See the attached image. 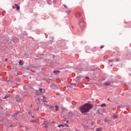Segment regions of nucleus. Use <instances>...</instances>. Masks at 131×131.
<instances>
[{
	"mask_svg": "<svg viewBox=\"0 0 131 131\" xmlns=\"http://www.w3.org/2000/svg\"><path fill=\"white\" fill-rule=\"evenodd\" d=\"M50 108L51 110H56V111H59V106H58V105H56L55 107H54V106H50Z\"/></svg>",
	"mask_w": 131,
	"mask_h": 131,
	"instance_id": "3",
	"label": "nucleus"
},
{
	"mask_svg": "<svg viewBox=\"0 0 131 131\" xmlns=\"http://www.w3.org/2000/svg\"><path fill=\"white\" fill-rule=\"evenodd\" d=\"M104 84L105 85H109L110 84H109V83H105Z\"/></svg>",
	"mask_w": 131,
	"mask_h": 131,
	"instance_id": "17",
	"label": "nucleus"
},
{
	"mask_svg": "<svg viewBox=\"0 0 131 131\" xmlns=\"http://www.w3.org/2000/svg\"><path fill=\"white\" fill-rule=\"evenodd\" d=\"M29 114H30V112H29Z\"/></svg>",
	"mask_w": 131,
	"mask_h": 131,
	"instance_id": "31",
	"label": "nucleus"
},
{
	"mask_svg": "<svg viewBox=\"0 0 131 131\" xmlns=\"http://www.w3.org/2000/svg\"><path fill=\"white\" fill-rule=\"evenodd\" d=\"M76 18H80L81 17V13L80 12H77L75 14Z\"/></svg>",
	"mask_w": 131,
	"mask_h": 131,
	"instance_id": "4",
	"label": "nucleus"
},
{
	"mask_svg": "<svg viewBox=\"0 0 131 131\" xmlns=\"http://www.w3.org/2000/svg\"><path fill=\"white\" fill-rule=\"evenodd\" d=\"M5 61H8V59H6Z\"/></svg>",
	"mask_w": 131,
	"mask_h": 131,
	"instance_id": "28",
	"label": "nucleus"
},
{
	"mask_svg": "<svg viewBox=\"0 0 131 131\" xmlns=\"http://www.w3.org/2000/svg\"><path fill=\"white\" fill-rule=\"evenodd\" d=\"M15 6L16 7L17 11H19L20 10V6H18L17 4H15Z\"/></svg>",
	"mask_w": 131,
	"mask_h": 131,
	"instance_id": "8",
	"label": "nucleus"
},
{
	"mask_svg": "<svg viewBox=\"0 0 131 131\" xmlns=\"http://www.w3.org/2000/svg\"><path fill=\"white\" fill-rule=\"evenodd\" d=\"M31 122H35V121L34 120V121H31Z\"/></svg>",
	"mask_w": 131,
	"mask_h": 131,
	"instance_id": "23",
	"label": "nucleus"
},
{
	"mask_svg": "<svg viewBox=\"0 0 131 131\" xmlns=\"http://www.w3.org/2000/svg\"><path fill=\"white\" fill-rule=\"evenodd\" d=\"M36 102H37V103H39V99H37Z\"/></svg>",
	"mask_w": 131,
	"mask_h": 131,
	"instance_id": "14",
	"label": "nucleus"
},
{
	"mask_svg": "<svg viewBox=\"0 0 131 131\" xmlns=\"http://www.w3.org/2000/svg\"><path fill=\"white\" fill-rule=\"evenodd\" d=\"M105 121H106V122H110V120H105Z\"/></svg>",
	"mask_w": 131,
	"mask_h": 131,
	"instance_id": "20",
	"label": "nucleus"
},
{
	"mask_svg": "<svg viewBox=\"0 0 131 131\" xmlns=\"http://www.w3.org/2000/svg\"><path fill=\"white\" fill-rule=\"evenodd\" d=\"M102 130V128H98L97 129V131H101Z\"/></svg>",
	"mask_w": 131,
	"mask_h": 131,
	"instance_id": "13",
	"label": "nucleus"
},
{
	"mask_svg": "<svg viewBox=\"0 0 131 131\" xmlns=\"http://www.w3.org/2000/svg\"><path fill=\"white\" fill-rule=\"evenodd\" d=\"M43 99H42L43 101L47 102V97L46 96H42Z\"/></svg>",
	"mask_w": 131,
	"mask_h": 131,
	"instance_id": "7",
	"label": "nucleus"
},
{
	"mask_svg": "<svg viewBox=\"0 0 131 131\" xmlns=\"http://www.w3.org/2000/svg\"><path fill=\"white\" fill-rule=\"evenodd\" d=\"M9 98V96H5L3 98V99H8Z\"/></svg>",
	"mask_w": 131,
	"mask_h": 131,
	"instance_id": "16",
	"label": "nucleus"
},
{
	"mask_svg": "<svg viewBox=\"0 0 131 131\" xmlns=\"http://www.w3.org/2000/svg\"><path fill=\"white\" fill-rule=\"evenodd\" d=\"M82 77H82V76H77V78L78 80H79V79H80V78H81Z\"/></svg>",
	"mask_w": 131,
	"mask_h": 131,
	"instance_id": "12",
	"label": "nucleus"
},
{
	"mask_svg": "<svg viewBox=\"0 0 131 131\" xmlns=\"http://www.w3.org/2000/svg\"><path fill=\"white\" fill-rule=\"evenodd\" d=\"M119 58H116L115 60L117 61V62H118L119 61Z\"/></svg>",
	"mask_w": 131,
	"mask_h": 131,
	"instance_id": "15",
	"label": "nucleus"
},
{
	"mask_svg": "<svg viewBox=\"0 0 131 131\" xmlns=\"http://www.w3.org/2000/svg\"><path fill=\"white\" fill-rule=\"evenodd\" d=\"M45 127L46 128H48V125H46Z\"/></svg>",
	"mask_w": 131,
	"mask_h": 131,
	"instance_id": "22",
	"label": "nucleus"
},
{
	"mask_svg": "<svg viewBox=\"0 0 131 131\" xmlns=\"http://www.w3.org/2000/svg\"><path fill=\"white\" fill-rule=\"evenodd\" d=\"M108 61H109V62H113V61H114V60H108Z\"/></svg>",
	"mask_w": 131,
	"mask_h": 131,
	"instance_id": "21",
	"label": "nucleus"
},
{
	"mask_svg": "<svg viewBox=\"0 0 131 131\" xmlns=\"http://www.w3.org/2000/svg\"><path fill=\"white\" fill-rule=\"evenodd\" d=\"M110 66H111V67H112V65H111Z\"/></svg>",
	"mask_w": 131,
	"mask_h": 131,
	"instance_id": "30",
	"label": "nucleus"
},
{
	"mask_svg": "<svg viewBox=\"0 0 131 131\" xmlns=\"http://www.w3.org/2000/svg\"><path fill=\"white\" fill-rule=\"evenodd\" d=\"M112 117L113 119H116L118 118V115H116V114H114V115H113Z\"/></svg>",
	"mask_w": 131,
	"mask_h": 131,
	"instance_id": "5",
	"label": "nucleus"
},
{
	"mask_svg": "<svg viewBox=\"0 0 131 131\" xmlns=\"http://www.w3.org/2000/svg\"><path fill=\"white\" fill-rule=\"evenodd\" d=\"M113 109L114 110H116V107H114Z\"/></svg>",
	"mask_w": 131,
	"mask_h": 131,
	"instance_id": "24",
	"label": "nucleus"
},
{
	"mask_svg": "<svg viewBox=\"0 0 131 131\" xmlns=\"http://www.w3.org/2000/svg\"><path fill=\"white\" fill-rule=\"evenodd\" d=\"M12 8H13V9H15V8H16V7L13 6Z\"/></svg>",
	"mask_w": 131,
	"mask_h": 131,
	"instance_id": "25",
	"label": "nucleus"
},
{
	"mask_svg": "<svg viewBox=\"0 0 131 131\" xmlns=\"http://www.w3.org/2000/svg\"><path fill=\"white\" fill-rule=\"evenodd\" d=\"M85 78H86L87 79H89V77H85Z\"/></svg>",
	"mask_w": 131,
	"mask_h": 131,
	"instance_id": "26",
	"label": "nucleus"
},
{
	"mask_svg": "<svg viewBox=\"0 0 131 131\" xmlns=\"http://www.w3.org/2000/svg\"><path fill=\"white\" fill-rule=\"evenodd\" d=\"M104 48V45H102L100 47V49H103Z\"/></svg>",
	"mask_w": 131,
	"mask_h": 131,
	"instance_id": "18",
	"label": "nucleus"
},
{
	"mask_svg": "<svg viewBox=\"0 0 131 131\" xmlns=\"http://www.w3.org/2000/svg\"><path fill=\"white\" fill-rule=\"evenodd\" d=\"M93 108V105L89 103L85 104L80 107V110L82 113H86L90 111V109Z\"/></svg>",
	"mask_w": 131,
	"mask_h": 131,
	"instance_id": "1",
	"label": "nucleus"
},
{
	"mask_svg": "<svg viewBox=\"0 0 131 131\" xmlns=\"http://www.w3.org/2000/svg\"><path fill=\"white\" fill-rule=\"evenodd\" d=\"M16 115H17V113L14 115V116L16 117Z\"/></svg>",
	"mask_w": 131,
	"mask_h": 131,
	"instance_id": "29",
	"label": "nucleus"
},
{
	"mask_svg": "<svg viewBox=\"0 0 131 131\" xmlns=\"http://www.w3.org/2000/svg\"><path fill=\"white\" fill-rule=\"evenodd\" d=\"M19 64L20 65V66H23V62H22V61L20 60L19 61Z\"/></svg>",
	"mask_w": 131,
	"mask_h": 131,
	"instance_id": "10",
	"label": "nucleus"
},
{
	"mask_svg": "<svg viewBox=\"0 0 131 131\" xmlns=\"http://www.w3.org/2000/svg\"><path fill=\"white\" fill-rule=\"evenodd\" d=\"M61 126H63V125H59L58 126V127H61Z\"/></svg>",
	"mask_w": 131,
	"mask_h": 131,
	"instance_id": "19",
	"label": "nucleus"
},
{
	"mask_svg": "<svg viewBox=\"0 0 131 131\" xmlns=\"http://www.w3.org/2000/svg\"><path fill=\"white\" fill-rule=\"evenodd\" d=\"M39 91L41 93V94H43L45 93V89H42L41 88L39 89Z\"/></svg>",
	"mask_w": 131,
	"mask_h": 131,
	"instance_id": "6",
	"label": "nucleus"
},
{
	"mask_svg": "<svg viewBox=\"0 0 131 131\" xmlns=\"http://www.w3.org/2000/svg\"><path fill=\"white\" fill-rule=\"evenodd\" d=\"M32 118H34V116H32Z\"/></svg>",
	"mask_w": 131,
	"mask_h": 131,
	"instance_id": "27",
	"label": "nucleus"
},
{
	"mask_svg": "<svg viewBox=\"0 0 131 131\" xmlns=\"http://www.w3.org/2000/svg\"><path fill=\"white\" fill-rule=\"evenodd\" d=\"M100 107H106V104L103 103V104L100 105Z\"/></svg>",
	"mask_w": 131,
	"mask_h": 131,
	"instance_id": "11",
	"label": "nucleus"
},
{
	"mask_svg": "<svg viewBox=\"0 0 131 131\" xmlns=\"http://www.w3.org/2000/svg\"><path fill=\"white\" fill-rule=\"evenodd\" d=\"M37 95H39V94H37Z\"/></svg>",
	"mask_w": 131,
	"mask_h": 131,
	"instance_id": "32",
	"label": "nucleus"
},
{
	"mask_svg": "<svg viewBox=\"0 0 131 131\" xmlns=\"http://www.w3.org/2000/svg\"><path fill=\"white\" fill-rule=\"evenodd\" d=\"M53 73H54V74H59V73H60V71H54L53 72Z\"/></svg>",
	"mask_w": 131,
	"mask_h": 131,
	"instance_id": "9",
	"label": "nucleus"
},
{
	"mask_svg": "<svg viewBox=\"0 0 131 131\" xmlns=\"http://www.w3.org/2000/svg\"><path fill=\"white\" fill-rule=\"evenodd\" d=\"M63 6L64 7V8H66V13L68 14H70V13L71 12V10H70V9H69V8H68V7L66 5H63Z\"/></svg>",
	"mask_w": 131,
	"mask_h": 131,
	"instance_id": "2",
	"label": "nucleus"
},
{
	"mask_svg": "<svg viewBox=\"0 0 131 131\" xmlns=\"http://www.w3.org/2000/svg\"><path fill=\"white\" fill-rule=\"evenodd\" d=\"M14 118H16V117H14Z\"/></svg>",
	"mask_w": 131,
	"mask_h": 131,
	"instance_id": "33",
	"label": "nucleus"
}]
</instances>
